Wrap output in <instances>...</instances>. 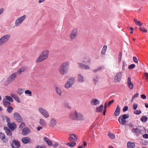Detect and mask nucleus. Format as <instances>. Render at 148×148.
<instances>
[{
  "label": "nucleus",
  "instance_id": "15",
  "mask_svg": "<svg viewBox=\"0 0 148 148\" xmlns=\"http://www.w3.org/2000/svg\"><path fill=\"white\" fill-rule=\"evenodd\" d=\"M30 132V130L29 128L27 127H25L23 129L22 134L24 135H26Z\"/></svg>",
  "mask_w": 148,
  "mask_h": 148
},
{
  "label": "nucleus",
  "instance_id": "30",
  "mask_svg": "<svg viewBox=\"0 0 148 148\" xmlns=\"http://www.w3.org/2000/svg\"><path fill=\"white\" fill-rule=\"evenodd\" d=\"M134 21L135 23V24L139 26H141L142 25V23L140 21L137 20L136 19H134Z\"/></svg>",
  "mask_w": 148,
  "mask_h": 148
},
{
  "label": "nucleus",
  "instance_id": "24",
  "mask_svg": "<svg viewBox=\"0 0 148 148\" xmlns=\"http://www.w3.org/2000/svg\"><path fill=\"white\" fill-rule=\"evenodd\" d=\"M44 139L49 145L51 146L53 145V143L47 138L45 137H44Z\"/></svg>",
  "mask_w": 148,
  "mask_h": 148
},
{
  "label": "nucleus",
  "instance_id": "19",
  "mask_svg": "<svg viewBox=\"0 0 148 148\" xmlns=\"http://www.w3.org/2000/svg\"><path fill=\"white\" fill-rule=\"evenodd\" d=\"M30 138L29 137H25L22 138L21 141L24 144H26L28 143L30 141Z\"/></svg>",
  "mask_w": 148,
  "mask_h": 148
},
{
  "label": "nucleus",
  "instance_id": "23",
  "mask_svg": "<svg viewBox=\"0 0 148 148\" xmlns=\"http://www.w3.org/2000/svg\"><path fill=\"white\" fill-rule=\"evenodd\" d=\"M79 67L81 69H90V67L87 65H86L81 63L79 64Z\"/></svg>",
  "mask_w": 148,
  "mask_h": 148
},
{
  "label": "nucleus",
  "instance_id": "46",
  "mask_svg": "<svg viewBox=\"0 0 148 148\" xmlns=\"http://www.w3.org/2000/svg\"><path fill=\"white\" fill-rule=\"evenodd\" d=\"M17 92L19 95H21L23 93V91L22 88H20L18 89Z\"/></svg>",
  "mask_w": 148,
  "mask_h": 148
},
{
  "label": "nucleus",
  "instance_id": "42",
  "mask_svg": "<svg viewBox=\"0 0 148 148\" xmlns=\"http://www.w3.org/2000/svg\"><path fill=\"white\" fill-rule=\"evenodd\" d=\"M13 110V108L11 106L8 107L7 109V111L9 113H11Z\"/></svg>",
  "mask_w": 148,
  "mask_h": 148
},
{
  "label": "nucleus",
  "instance_id": "5",
  "mask_svg": "<svg viewBox=\"0 0 148 148\" xmlns=\"http://www.w3.org/2000/svg\"><path fill=\"white\" fill-rule=\"evenodd\" d=\"M38 110L39 112L45 117L47 118L49 117V114L48 111L45 109L39 107L38 108Z\"/></svg>",
  "mask_w": 148,
  "mask_h": 148
},
{
  "label": "nucleus",
  "instance_id": "21",
  "mask_svg": "<svg viewBox=\"0 0 148 148\" xmlns=\"http://www.w3.org/2000/svg\"><path fill=\"white\" fill-rule=\"evenodd\" d=\"M120 112V109L119 105H117L116 109L114 113V115L115 116L119 115Z\"/></svg>",
  "mask_w": 148,
  "mask_h": 148
},
{
  "label": "nucleus",
  "instance_id": "47",
  "mask_svg": "<svg viewBox=\"0 0 148 148\" xmlns=\"http://www.w3.org/2000/svg\"><path fill=\"white\" fill-rule=\"evenodd\" d=\"M140 30L142 32L146 33L147 32V30L143 27H140L139 28Z\"/></svg>",
  "mask_w": 148,
  "mask_h": 148
},
{
  "label": "nucleus",
  "instance_id": "22",
  "mask_svg": "<svg viewBox=\"0 0 148 148\" xmlns=\"http://www.w3.org/2000/svg\"><path fill=\"white\" fill-rule=\"evenodd\" d=\"M99 101L95 99H92L90 101L91 104L93 105H96L99 103Z\"/></svg>",
  "mask_w": 148,
  "mask_h": 148
},
{
  "label": "nucleus",
  "instance_id": "14",
  "mask_svg": "<svg viewBox=\"0 0 148 148\" xmlns=\"http://www.w3.org/2000/svg\"><path fill=\"white\" fill-rule=\"evenodd\" d=\"M138 133L139 134H142L146 132L145 128L143 126H138Z\"/></svg>",
  "mask_w": 148,
  "mask_h": 148
},
{
  "label": "nucleus",
  "instance_id": "20",
  "mask_svg": "<svg viewBox=\"0 0 148 148\" xmlns=\"http://www.w3.org/2000/svg\"><path fill=\"white\" fill-rule=\"evenodd\" d=\"M57 124V121L56 119L54 118L51 119L50 121L49 125L50 126L54 127Z\"/></svg>",
  "mask_w": 148,
  "mask_h": 148
},
{
  "label": "nucleus",
  "instance_id": "53",
  "mask_svg": "<svg viewBox=\"0 0 148 148\" xmlns=\"http://www.w3.org/2000/svg\"><path fill=\"white\" fill-rule=\"evenodd\" d=\"M2 140L3 141V142L5 143H7L8 141V138H5V136L2 139Z\"/></svg>",
  "mask_w": 148,
  "mask_h": 148
},
{
  "label": "nucleus",
  "instance_id": "59",
  "mask_svg": "<svg viewBox=\"0 0 148 148\" xmlns=\"http://www.w3.org/2000/svg\"><path fill=\"white\" fill-rule=\"evenodd\" d=\"M114 100H112L111 101H109L108 102V104L107 103V107H109L114 102Z\"/></svg>",
  "mask_w": 148,
  "mask_h": 148
},
{
  "label": "nucleus",
  "instance_id": "27",
  "mask_svg": "<svg viewBox=\"0 0 148 148\" xmlns=\"http://www.w3.org/2000/svg\"><path fill=\"white\" fill-rule=\"evenodd\" d=\"M127 148H134L135 145L134 143L130 142H128L127 143Z\"/></svg>",
  "mask_w": 148,
  "mask_h": 148
},
{
  "label": "nucleus",
  "instance_id": "18",
  "mask_svg": "<svg viewBox=\"0 0 148 148\" xmlns=\"http://www.w3.org/2000/svg\"><path fill=\"white\" fill-rule=\"evenodd\" d=\"M3 129L5 130V133L7 136H10L12 135V132L11 130L9 129L8 127H4L3 128Z\"/></svg>",
  "mask_w": 148,
  "mask_h": 148
},
{
  "label": "nucleus",
  "instance_id": "28",
  "mask_svg": "<svg viewBox=\"0 0 148 148\" xmlns=\"http://www.w3.org/2000/svg\"><path fill=\"white\" fill-rule=\"evenodd\" d=\"M11 96L18 103H20V101L18 97L16 96V95L13 94H11Z\"/></svg>",
  "mask_w": 148,
  "mask_h": 148
},
{
  "label": "nucleus",
  "instance_id": "16",
  "mask_svg": "<svg viewBox=\"0 0 148 148\" xmlns=\"http://www.w3.org/2000/svg\"><path fill=\"white\" fill-rule=\"evenodd\" d=\"M76 120L82 121L84 119V116L81 113H77V112L76 113Z\"/></svg>",
  "mask_w": 148,
  "mask_h": 148
},
{
  "label": "nucleus",
  "instance_id": "1",
  "mask_svg": "<svg viewBox=\"0 0 148 148\" xmlns=\"http://www.w3.org/2000/svg\"><path fill=\"white\" fill-rule=\"evenodd\" d=\"M49 52L47 50H45L43 51L39 56L36 61L37 63L42 62L43 60L47 58L49 55Z\"/></svg>",
  "mask_w": 148,
  "mask_h": 148
},
{
  "label": "nucleus",
  "instance_id": "9",
  "mask_svg": "<svg viewBox=\"0 0 148 148\" xmlns=\"http://www.w3.org/2000/svg\"><path fill=\"white\" fill-rule=\"evenodd\" d=\"M78 34V30L77 28H74L71 32L70 34V38L71 40L75 39Z\"/></svg>",
  "mask_w": 148,
  "mask_h": 148
},
{
  "label": "nucleus",
  "instance_id": "43",
  "mask_svg": "<svg viewBox=\"0 0 148 148\" xmlns=\"http://www.w3.org/2000/svg\"><path fill=\"white\" fill-rule=\"evenodd\" d=\"M122 55V53L121 52H120L119 53V56H118V58L119 59L118 62L119 63H120L121 61V58Z\"/></svg>",
  "mask_w": 148,
  "mask_h": 148
},
{
  "label": "nucleus",
  "instance_id": "49",
  "mask_svg": "<svg viewBox=\"0 0 148 148\" xmlns=\"http://www.w3.org/2000/svg\"><path fill=\"white\" fill-rule=\"evenodd\" d=\"M138 94L136 93L134 94V95L132 96V100H134L135 98L137 97L138 96Z\"/></svg>",
  "mask_w": 148,
  "mask_h": 148
},
{
  "label": "nucleus",
  "instance_id": "25",
  "mask_svg": "<svg viewBox=\"0 0 148 148\" xmlns=\"http://www.w3.org/2000/svg\"><path fill=\"white\" fill-rule=\"evenodd\" d=\"M77 112L75 111V112L71 113L70 115V117L71 119H72L76 120L75 117H76Z\"/></svg>",
  "mask_w": 148,
  "mask_h": 148
},
{
  "label": "nucleus",
  "instance_id": "10",
  "mask_svg": "<svg viewBox=\"0 0 148 148\" xmlns=\"http://www.w3.org/2000/svg\"><path fill=\"white\" fill-rule=\"evenodd\" d=\"M11 145L12 148H19L20 146V143L18 140H14Z\"/></svg>",
  "mask_w": 148,
  "mask_h": 148
},
{
  "label": "nucleus",
  "instance_id": "51",
  "mask_svg": "<svg viewBox=\"0 0 148 148\" xmlns=\"http://www.w3.org/2000/svg\"><path fill=\"white\" fill-rule=\"evenodd\" d=\"M141 113V112L140 110H136L135 111H134V113L136 114H140Z\"/></svg>",
  "mask_w": 148,
  "mask_h": 148
},
{
  "label": "nucleus",
  "instance_id": "4",
  "mask_svg": "<svg viewBox=\"0 0 148 148\" xmlns=\"http://www.w3.org/2000/svg\"><path fill=\"white\" fill-rule=\"evenodd\" d=\"M10 37V35L9 34H6L3 36L0 39V46L5 43L9 39Z\"/></svg>",
  "mask_w": 148,
  "mask_h": 148
},
{
  "label": "nucleus",
  "instance_id": "50",
  "mask_svg": "<svg viewBox=\"0 0 148 148\" xmlns=\"http://www.w3.org/2000/svg\"><path fill=\"white\" fill-rule=\"evenodd\" d=\"M135 67V65L134 64H132L128 66V68L130 69H131L134 68Z\"/></svg>",
  "mask_w": 148,
  "mask_h": 148
},
{
  "label": "nucleus",
  "instance_id": "2",
  "mask_svg": "<svg viewBox=\"0 0 148 148\" xmlns=\"http://www.w3.org/2000/svg\"><path fill=\"white\" fill-rule=\"evenodd\" d=\"M17 75L16 73H12L10 75L9 77L5 81L4 84L7 86L14 79H15Z\"/></svg>",
  "mask_w": 148,
  "mask_h": 148
},
{
  "label": "nucleus",
  "instance_id": "61",
  "mask_svg": "<svg viewBox=\"0 0 148 148\" xmlns=\"http://www.w3.org/2000/svg\"><path fill=\"white\" fill-rule=\"evenodd\" d=\"M5 118L6 122H7L9 123V122L10 121V118L9 117H8L6 116H5Z\"/></svg>",
  "mask_w": 148,
  "mask_h": 148
},
{
  "label": "nucleus",
  "instance_id": "32",
  "mask_svg": "<svg viewBox=\"0 0 148 148\" xmlns=\"http://www.w3.org/2000/svg\"><path fill=\"white\" fill-rule=\"evenodd\" d=\"M147 119L148 118L146 116H143L141 118L140 120L142 122H146L147 121Z\"/></svg>",
  "mask_w": 148,
  "mask_h": 148
},
{
  "label": "nucleus",
  "instance_id": "6",
  "mask_svg": "<svg viewBox=\"0 0 148 148\" xmlns=\"http://www.w3.org/2000/svg\"><path fill=\"white\" fill-rule=\"evenodd\" d=\"M75 82V79L73 77H71L66 82L65 84V88H69L71 87Z\"/></svg>",
  "mask_w": 148,
  "mask_h": 148
},
{
  "label": "nucleus",
  "instance_id": "45",
  "mask_svg": "<svg viewBox=\"0 0 148 148\" xmlns=\"http://www.w3.org/2000/svg\"><path fill=\"white\" fill-rule=\"evenodd\" d=\"M107 102H106L105 103V105H104V110L103 112V114L104 115H105L106 114V109L107 108Z\"/></svg>",
  "mask_w": 148,
  "mask_h": 148
},
{
  "label": "nucleus",
  "instance_id": "58",
  "mask_svg": "<svg viewBox=\"0 0 148 148\" xmlns=\"http://www.w3.org/2000/svg\"><path fill=\"white\" fill-rule=\"evenodd\" d=\"M134 61L136 63H138V61L136 57L134 56L133 57Z\"/></svg>",
  "mask_w": 148,
  "mask_h": 148
},
{
  "label": "nucleus",
  "instance_id": "56",
  "mask_svg": "<svg viewBox=\"0 0 148 148\" xmlns=\"http://www.w3.org/2000/svg\"><path fill=\"white\" fill-rule=\"evenodd\" d=\"M90 60L88 58H86L84 61V62L85 63H90Z\"/></svg>",
  "mask_w": 148,
  "mask_h": 148
},
{
  "label": "nucleus",
  "instance_id": "48",
  "mask_svg": "<svg viewBox=\"0 0 148 148\" xmlns=\"http://www.w3.org/2000/svg\"><path fill=\"white\" fill-rule=\"evenodd\" d=\"M129 88L132 90L133 89L134 85L132 83L128 84Z\"/></svg>",
  "mask_w": 148,
  "mask_h": 148
},
{
  "label": "nucleus",
  "instance_id": "33",
  "mask_svg": "<svg viewBox=\"0 0 148 148\" xmlns=\"http://www.w3.org/2000/svg\"><path fill=\"white\" fill-rule=\"evenodd\" d=\"M55 89L58 95L60 96L62 94V91L58 87H55Z\"/></svg>",
  "mask_w": 148,
  "mask_h": 148
},
{
  "label": "nucleus",
  "instance_id": "41",
  "mask_svg": "<svg viewBox=\"0 0 148 148\" xmlns=\"http://www.w3.org/2000/svg\"><path fill=\"white\" fill-rule=\"evenodd\" d=\"M25 94H27L30 96H32V92L28 90H25Z\"/></svg>",
  "mask_w": 148,
  "mask_h": 148
},
{
  "label": "nucleus",
  "instance_id": "44",
  "mask_svg": "<svg viewBox=\"0 0 148 148\" xmlns=\"http://www.w3.org/2000/svg\"><path fill=\"white\" fill-rule=\"evenodd\" d=\"M103 68V66H102L100 67H99L97 68V69H94L93 70V72H96L97 71H98L101 69H102Z\"/></svg>",
  "mask_w": 148,
  "mask_h": 148
},
{
  "label": "nucleus",
  "instance_id": "7",
  "mask_svg": "<svg viewBox=\"0 0 148 148\" xmlns=\"http://www.w3.org/2000/svg\"><path fill=\"white\" fill-rule=\"evenodd\" d=\"M26 17V15H24L23 16L18 18L16 21L15 25L16 26L19 25Z\"/></svg>",
  "mask_w": 148,
  "mask_h": 148
},
{
  "label": "nucleus",
  "instance_id": "12",
  "mask_svg": "<svg viewBox=\"0 0 148 148\" xmlns=\"http://www.w3.org/2000/svg\"><path fill=\"white\" fill-rule=\"evenodd\" d=\"M122 72H119L117 73L115 76L114 80L116 82H118L120 81L122 77Z\"/></svg>",
  "mask_w": 148,
  "mask_h": 148
},
{
  "label": "nucleus",
  "instance_id": "62",
  "mask_svg": "<svg viewBox=\"0 0 148 148\" xmlns=\"http://www.w3.org/2000/svg\"><path fill=\"white\" fill-rule=\"evenodd\" d=\"M141 98L143 99H145L146 98V97L145 95L144 94H142L141 95Z\"/></svg>",
  "mask_w": 148,
  "mask_h": 148
},
{
  "label": "nucleus",
  "instance_id": "31",
  "mask_svg": "<svg viewBox=\"0 0 148 148\" xmlns=\"http://www.w3.org/2000/svg\"><path fill=\"white\" fill-rule=\"evenodd\" d=\"M78 81L80 82H83L84 81V77L81 74H79L78 75Z\"/></svg>",
  "mask_w": 148,
  "mask_h": 148
},
{
  "label": "nucleus",
  "instance_id": "34",
  "mask_svg": "<svg viewBox=\"0 0 148 148\" xmlns=\"http://www.w3.org/2000/svg\"><path fill=\"white\" fill-rule=\"evenodd\" d=\"M6 100L8 101L9 102H12L13 101V99L10 96H6L5 97Z\"/></svg>",
  "mask_w": 148,
  "mask_h": 148
},
{
  "label": "nucleus",
  "instance_id": "38",
  "mask_svg": "<svg viewBox=\"0 0 148 148\" xmlns=\"http://www.w3.org/2000/svg\"><path fill=\"white\" fill-rule=\"evenodd\" d=\"M25 70V69L24 67H21L17 71V72L20 75L21 73L24 72Z\"/></svg>",
  "mask_w": 148,
  "mask_h": 148
},
{
  "label": "nucleus",
  "instance_id": "64",
  "mask_svg": "<svg viewBox=\"0 0 148 148\" xmlns=\"http://www.w3.org/2000/svg\"><path fill=\"white\" fill-rule=\"evenodd\" d=\"M144 75L145 77H146V79H148V73L147 72H145L144 73Z\"/></svg>",
  "mask_w": 148,
  "mask_h": 148
},
{
  "label": "nucleus",
  "instance_id": "63",
  "mask_svg": "<svg viewBox=\"0 0 148 148\" xmlns=\"http://www.w3.org/2000/svg\"><path fill=\"white\" fill-rule=\"evenodd\" d=\"M143 137L145 138H148V134H144L143 135Z\"/></svg>",
  "mask_w": 148,
  "mask_h": 148
},
{
  "label": "nucleus",
  "instance_id": "57",
  "mask_svg": "<svg viewBox=\"0 0 148 148\" xmlns=\"http://www.w3.org/2000/svg\"><path fill=\"white\" fill-rule=\"evenodd\" d=\"M138 104L136 103H134L133 104V108L134 110H136L138 107Z\"/></svg>",
  "mask_w": 148,
  "mask_h": 148
},
{
  "label": "nucleus",
  "instance_id": "35",
  "mask_svg": "<svg viewBox=\"0 0 148 148\" xmlns=\"http://www.w3.org/2000/svg\"><path fill=\"white\" fill-rule=\"evenodd\" d=\"M138 127L136 128H133L132 130V132L134 133L136 135H138Z\"/></svg>",
  "mask_w": 148,
  "mask_h": 148
},
{
  "label": "nucleus",
  "instance_id": "17",
  "mask_svg": "<svg viewBox=\"0 0 148 148\" xmlns=\"http://www.w3.org/2000/svg\"><path fill=\"white\" fill-rule=\"evenodd\" d=\"M59 71L60 73L62 75H64L65 73V63H63L60 66Z\"/></svg>",
  "mask_w": 148,
  "mask_h": 148
},
{
  "label": "nucleus",
  "instance_id": "55",
  "mask_svg": "<svg viewBox=\"0 0 148 148\" xmlns=\"http://www.w3.org/2000/svg\"><path fill=\"white\" fill-rule=\"evenodd\" d=\"M58 145H59V144L58 142H54V143L53 144V145L52 146L56 148L58 146Z\"/></svg>",
  "mask_w": 148,
  "mask_h": 148
},
{
  "label": "nucleus",
  "instance_id": "54",
  "mask_svg": "<svg viewBox=\"0 0 148 148\" xmlns=\"http://www.w3.org/2000/svg\"><path fill=\"white\" fill-rule=\"evenodd\" d=\"M25 126V124L24 123H22L19 126V128L20 129H22L23 127Z\"/></svg>",
  "mask_w": 148,
  "mask_h": 148
},
{
  "label": "nucleus",
  "instance_id": "26",
  "mask_svg": "<svg viewBox=\"0 0 148 148\" xmlns=\"http://www.w3.org/2000/svg\"><path fill=\"white\" fill-rule=\"evenodd\" d=\"M71 142L67 143L66 144L70 147H73L76 145V143L74 141H71Z\"/></svg>",
  "mask_w": 148,
  "mask_h": 148
},
{
  "label": "nucleus",
  "instance_id": "8",
  "mask_svg": "<svg viewBox=\"0 0 148 148\" xmlns=\"http://www.w3.org/2000/svg\"><path fill=\"white\" fill-rule=\"evenodd\" d=\"M14 118L18 123H21L23 121V119L19 113L15 112L13 114Z\"/></svg>",
  "mask_w": 148,
  "mask_h": 148
},
{
  "label": "nucleus",
  "instance_id": "3",
  "mask_svg": "<svg viewBox=\"0 0 148 148\" xmlns=\"http://www.w3.org/2000/svg\"><path fill=\"white\" fill-rule=\"evenodd\" d=\"M129 117L128 114H124L121 116L119 118L118 120L119 123L121 125L125 124L126 122V119H127Z\"/></svg>",
  "mask_w": 148,
  "mask_h": 148
},
{
  "label": "nucleus",
  "instance_id": "40",
  "mask_svg": "<svg viewBox=\"0 0 148 148\" xmlns=\"http://www.w3.org/2000/svg\"><path fill=\"white\" fill-rule=\"evenodd\" d=\"M108 135L109 137L112 139H113L115 138V135L113 134L110 132L109 133Z\"/></svg>",
  "mask_w": 148,
  "mask_h": 148
},
{
  "label": "nucleus",
  "instance_id": "11",
  "mask_svg": "<svg viewBox=\"0 0 148 148\" xmlns=\"http://www.w3.org/2000/svg\"><path fill=\"white\" fill-rule=\"evenodd\" d=\"M77 139V137L76 135L74 134H69V137L68 138V140L70 141H76Z\"/></svg>",
  "mask_w": 148,
  "mask_h": 148
},
{
  "label": "nucleus",
  "instance_id": "13",
  "mask_svg": "<svg viewBox=\"0 0 148 148\" xmlns=\"http://www.w3.org/2000/svg\"><path fill=\"white\" fill-rule=\"evenodd\" d=\"M7 125L12 131H13L16 127V125L15 123H11L9 122L8 123Z\"/></svg>",
  "mask_w": 148,
  "mask_h": 148
},
{
  "label": "nucleus",
  "instance_id": "36",
  "mask_svg": "<svg viewBox=\"0 0 148 148\" xmlns=\"http://www.w3.org/2000/svg\"><path fill=\"white\" fill-rule=\"evenodd\" d=\"M40 124L42 125H46V123L44 119L41 118L40 119Z\"/></svg>",
  "mask_w": 148,
  "mask_h": 148
},
{
  "label": "nucleus",
  "instance_id": "29",
  "mask_svg": "<svg viewBox=\"0 0 148 148\" xmlns=\"http://www.w3.org/2000/svg\"><path fill=\"white\" fill-rule=\"evenodd\" d=\"M103 104L101 105L99 107L96 108V111L97 112H102L103 108Z\"/></svg>",
  "mask_w": 148,
  "mask_h": 148
},
{
  "label": "nucleus",
  "instance_id": "52",
  "mask_svg": "<svg viewBox=\"0 0 148 148\" xmlns=\"http://www.w3.org/2000/svg\"><path fill=\"white\" fill-rule=\"evenodd\" d=\"M5 137V135L3 133L0 132V138H1V140Z\"/></svg>",
  "mask_w": 148,
  "mask_h": 148
},
{
  "label": "nucleus",
  "instance_id": "39",
  "mask_svg": "<svg viewBox=\"0 0 148 148\" xmlns=\"http://www.w3.org/2000/svg\"><path fill=\"white\" fill-rule=\"evenodd\" d=\"M6 99H4L3 101V106L5 107H8V105L7 103H8V101H6Z\"/></svg>",
  "mask_w": 148,
  "mask_h": 148
},
{
  "label": "nucleus",
  "instance_id": "37",
  "mask_svg": "<svg viewBox=\"0 0 148 148\" xmlns=\"http://www.w3.org/2000/svg\"><path fill=\"white\" fill-rule=\"evenodd\" d=\"M107 46L106 45H104L102 50L101 53L102 54H105L106 51L107 50Z\"/></svg>",
  "mask_w": 148,
  "mask_h": 148
},
{
  "label": "nucleus",
  "instance_id": "60",
  "mask_svg": "<svg viewBox=\"0 0 148 148\" xmlns=\"http://www.w3.org/2000/svg\"><path fill=\"white\" fill-rule=\"evenodd\" d=\"M128 108L127 106H125L123 108V111L124 112H125L127 111L128 110Z\"/></svg>",
  "mask_w": 148,
  "mask_h": 148
}]
</instances>
